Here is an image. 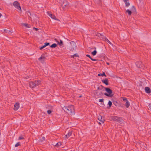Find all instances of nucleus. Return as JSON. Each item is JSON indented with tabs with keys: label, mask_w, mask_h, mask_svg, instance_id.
Instances as JSON below:
<instances>
[{
	"label": "nucleus",
	"mask_w": 151,
	"mask_h": 151,
	"mask_svg": "<svg viewBox=\"0 0 151 151\" xmlns=\"http://www.w3.org/2000/svg\"><path fill=\"white\" fill-rule=\"evenodd\" d=\"M63 109L65 112L68 114H74V106L73 105H70L68 106H64Z\"/></svg>",
	"instance_id": "1"
},
{
	"label": "nucleus",
	"mask_w": 151,
	"mask_h": 151,
	"mask_svg": "<svg viewBox=\"0 0 151 151\" xmlns=\"http://www.w3.org/2000/svg\"><path fill=\"white\" fill-rule=\"evenodd\" d=\"M14 7L18 10V12H21L22 9L20 5V4L17 1H15L13 3Z\"/></svg>",
	"instance_id": "2"
},
{
	"label": "nucleus",
	"mask_w": 151,
	"mask_h": 151,
	"mask_svg": "<svg viewBox=\"0 0 151 151\" xmlns=\"http://www.w3.org/2000/svg\"><path fill=\"white\" fill-rule=\"evenodd\" d=\"M63 9L65 10L69 7V5L68 2L66 0H64L61 5Z\"/></svg>",
	"instance_id": "3"
},
{
	"label": "nucleus",
	"mask_w": 151,
	"mask_h": 151,
	"mask_svg": "<svg viewBox=\"0 0 151 151\" xmlns=\"http://www.w3.org/2000/svg\"><path fill=\"white\" fill-rule=\"evenodd\" d=\"M105 90L108 93H104V95L109 97H111L113 96V95L112 94V91L111 90L108 88H106Z\"/></svg>",
	"instance_id": "4"
},
{
	"label": "nucleus",
	"mask_w": 151,
	"mask_h": 151,
	"mask_svg": "<svg viewBox=\"0 0 151 151\" xmlns=\"http://www.w3.org/2000/svg\"><path fill=\"white\" fill-rule=\"evenodd\" d=\"M131 10H130L129 9H127L126 10V12L127 13H128L129 15H130L132 14V12H134L136 11V9L135 7L133 6L130 9Z\"/></svg>",
	"instance_id": "5"
},
{
	"label": "nucleus",
	"mask_w": 151,
	"mask_h": 151,
	"mask_svg": "<svg viewBox=\"0 0 151 151\" xmlns=\"http://www.w3.org/2000/svg\"><path fill=\"white\" fill-rule=\"evenodd\" d=\"M98 36L99 37V38H102L104 39V40L107 42L108 43H109L111 45L112 44L111 43L108 39L103 36V35H101L100 33L98 34Z\"/></svg>",
	"instance_id": "6"
},
{
	"label": "nucleus",
	"mask_w": 151,
	"mask_h": 151,
	"mask_svg": "<svg viewBox=\"0 0 151 151\" xmlns=\"http://www.w3.org/2000/svg\"><path fill=\"white\" fill-rule=\"evenodd\" d=\"M94 94L96 96L100 97V96L103 95V93L100 90H96L94 92Z\"/></svg>",
	"instance_id": "7"
},
{
	"label": "nucleus",
	"mask_w": 151,
	"mask_h": 151,
	"mask_svg": "<svg viewBox=\"0 0 151 151\" xmlns=\"http://www.w3.org/2000/svg\"><path fill=\"white\" fill-rule=\"evenodd\" d=\"M45 57L43 55H42L38 59L42 63L44 62Z\"/></svg>",
	"instance_id": "8"
},
{
	"label": "nucleus",
	"mask_w": 151,
	"mask_h": 151,
	"mask_svg": "<svg viewBox=\"0 0 151 151\" xmlns=\"http://www.w3.org/2000/svg\"><path fill=\"white\" fill-rule=\"evenodd\" d=\"M98 120L101 122L103 124L104 123L105 119L104 118L102 117L101 116L99 115L98 116Z\"/></svg>",
	"instance_id": "9"
},
{
	"label": "nucleus",
	"mask_w": 151,
	"mask_h": 151,
	"mask_svg": "<svg viewBox=\"0 0 151 151\" xmlns=\"http://www.w3.org/2000/svg\"><path fill=\"white\" fill-rule=\"evenodd\" d=\"M47 14L51 18L55 20H58V19H56V17L54 15H53L52 14H50V13L49 12H47Z\"/></svg>",
	"instance_id": "10"
},
{
	"label": "nucleus",
	"mask_w": 151,
	"mask_h": 151,
	"mask_svg": "<svg viewBox=\"0 0 151 151\" xmlns=\"http://www.w3.org/2000/svg\"><path fill=\"white\" fill-rule=\"evenodd\" d=\"M70 44L71 45V47L73 49H76V43L74 41H71L70 42Z\"/></svg>",
	"instance_id": "11"
},
{
	"label": "nucleus",
	"mask_w": 151,
	"mask_h": 151,
	"mask_svg": "<svg viewBox=\"0 0 151 151\" xmlns=\"http://www.w3.org/2000/svg\"><path fill=\"white\" fill-rule=\"evenodd\" d=\"M19 105L18 103H16L14 105V109L15 111H17L19 108Z\"/></svg>",
	"instance_id": "12"
},
{
	"label": "nucleus",
	"mask_w": 151,
	"mask_h": 151,
	"mask_svg": "<svg viewBox=\"0 0 151 151\" xmlns=\"http://www.w3.org/2000/svg\"><path fill=\"white\" fill-rule=\"evenodd\" d=\"M145 90L146 93H149L151 92L150 89L148 87H146L145 88Z\"/></svg>",
	"instance_id": "13"
},
{
	"label": "nucleus",
	"mask_w": 151,
	"mask_h": 151,
	"mask_svg": "<svg viewBox=\"0 0 151 151\" xmlns=\"http://www.w3.org/2000/svg\"><path fill=\"white\" fill-rule=\"evenodd\" d=\"M34 82H31L29 83V86L31 88H33L35 87L36 86Z\"/></svg>",
	"instance_id": "14"
},
{
	"label": "nucleus",
	"mask_w": 151,
	"mask_h": 151,
	"mask_svg": "<svg viewBox=\"0 0 151 151\" xmlns=\"http://www.w3.org/2000/svg\"><path fill=\"white\" fill-rule=\"evenodd\" d=\"M125 4V6L128 7L130 5V4L128 2L129 0H123Z\"/></svg>",
	"instance_id": "15"
},
{
	"label": "nucleus",
	"mask_w": 151,
	"mask_h": 151,
	"mask_svg": "<svg viewBox=\"0 0 151 151\" xmlns=\"http://www.w3.org/2000/svg\"><path fill=\"white\" fill-rule=\"evenodd\" d=\"M72 132H69L67 134H66L65 136V138L68 139V138L70 137L71 136V135H72Z\"/></svg>",
	"instance_id": "16"
},
{
	"label": "nucleus",
	"mask_w": 151,
	"mask_h": 151,
	"mask_svg": "<svg viewBox=\"0 0 151 151\" xmlns=\"http://www.w3.org/2000/svg\"><path fill=\"white\" fill-rule=\"evenodd\" d=\"M41 81L39 80H37L35 81L34 82L35 86H37L39 85Z\"/></svg>",
	"instance_id": "17"
},
{
	"label": "nucleus",
	"mask_w": 151,
	"mask_h": 151,
	"mask_svg": "<svg viewBox=\"0 0 151 151\" xmlns=\"http://www.w3.org/2000/svg\"><path fill=\"white\" fill-rule=\"evenodd\" d=\"M55 41L56 42H58V43L60 46H62V45H63V41L61 40H60V42H59V41H58L57 40V39H55Z\"/></svg>",
	"instance_id": "18"
},
{
	"label": "nucleus",
	"mask_w": 151,
	"mask_h": 151,
	"mask_svg": "<svg viewBox=\"0 0 151 151\" xmlns=\"http://www.w3.org/2000/svg\"><path fill=\"white\" fill-rule=\"evenodd\" d=\"M102 81L106 85H108V81L107 79H106L104 80H102Z\"/></svg>",
	"instance_id": "19"
},
{
	"label": "nucleus",
	"mask_w": 151,
	"mask_h": 151,
	"mask_svg": "<svg viewBox=\"0 0 151 151\" xmlns=\"http://www.w3.org/2000/svg\"><path fill=\"white\" fill-rule=\"evenodd\" d=\"M112 119L114 121L117 122L119 119V117L116 116H114L112 118Z\"/></svg>",
	"instance_id": "20"
},
{
	"label": "nucleus",
	"mask_w": 151,
	"mask_h": 151,
	"mask_svg": "<svg viewBox=\"0 0 151 151\" xmlns=\"http://www.w3.org/2000/svg\"><path fill=\"white\" fill-rule=\"evenodd\" d=\"M124 120L122 118L119 117V119L117 122H119L120 124H122Z\"/></svg>",
	"instance_id": "21"
},
{
	"label": "nucleus",
	"mask_w": 151,
	"mask_h": 151,
	"mask_svg": "<svg viewBox=\"0 0 151 151\" xmlns=\"http://www.w3.org/2000/svg\"><path fill=\"white\" fill-rule=\"evenodd\" d=\"M125 105L127 108H128L129 107L130 105V104L129 102L128 101H126V102L125 104Z\"/></svg>",
	"instance_id": "22"
},
{
	"label": "nucleus",
	"mask_w": 151,
	"mask_h": 151,
	"mask_svg": "<svg viewBox=\"0 0 151 151\" xmlns=\"http://www.w3.org/2000/svg\"><path fill=\"white\" fill-rule=\"evenodd\" d=\"M98 76H106V75L104 72H103L102 73H100L98 74Z\"/></svg>",
	"instance_id": "23"
},
{
	"label": "nucleus",
	"mask_w": 151,
	"mask_h": 151,
	"mask_svg": "<svg viewBox=\"0 0 151 151\" xmlns=\"http://www.w3.org/2000/svg\"><path fill=\"white\" fill-rule=\"evenodd\" d=\"M141 63V62H137L136 63V65H137V67L139 68L141 67L140 65V64Z\"/></svg>",
	"instance_id": "24"
},
{
	"label": "nucleus",
	"mask_w": 151,
	"mask_h": 151,
	"mask_svg": "<svg viewBox=\"0 0 151 151\" xmlns=\"http://www.w3.org/2000/svg\"><path fill=\"white\" fill-rule=\"evenodd\" d=\"M23 25L26 27L30 28L31 27V26L30 25H29L27 24L23 23Z\"/></svg>",
	"instance_id": "25"
},
{
	"label": "nucleus",
	"mask_w": 151,
	"mask_h": 151,
	"mask_svg": "<svg viewBox=\"0 0 151 151\" xmlns=\"http://www.w3.org/2000/svg\"><path fill=\"white\" fill-rule=\"evenodd\" d=\"M57 46V45L56 44L54 43L50 46V47L51 48H55Z\"/></svg>",
	"instance_id": "26"
},
{
	"label": "nucleus",
	"mask_w": 151,
	"mask_h": 151,
	"mask_svg": "<svg viewBox=\"0 0 151 151\" xmlns=\"http://www.w3.org/2000/svg\"><path fill=\"white\" fill-rule=\"evenodd\" d=\"M4 31L5 32L9 34H11L12 32H11V31L10 30H9L7 29H4Z\"/></svg>",
	"instance_id": "27"
},
{
	"label": "nucleus",
	"mask_w": 151,
	"mask_h": 151,
	"mask_svg": "<svg viewBox=\"0 0 151 151\" xmlns=\"http://www.w3.org/2000/svg\"><path fill=\"white\" fill-rule=\"evenodd\" d=\"M96 53L97 52L96 50H94L92 52H91V54L93 56L96 55Z\"/></svg>",
	"instance_id": "28"
},
{
	"label": "nucleus",
	"mask_w": 151,
	"mask_h": 151,
	"mask_svg": "<svg viewBox=\"0 0 151 151\" xmlns=\"http://www.w3.org/2000/svg\"><path fill=\"white\" fill-rule=\"evenodd\" d=\"M40 139L42 142H43L45 140V137H42Z\"/></svg>",
	"instance_id": "29"
},
{
	"label": "nucleus",
	"mask_w": 151,
	"mask_h": 151,
	"mask_svg": "<svg viewBox=\"0 0 151 151\" xmlns=\"http://www.w3.org/2000/svg\"><path fill=\"white\" fill-rule=\"evenodd\" d=\"M61 145V143L60 142H59L57 143L56 145L55 146H60Z\"/></svg>",
	"instance_id": "30"
},
{
	"label": "nucleus",
	"mask_w": 151,
	"mask_h": 151,
	"mask_svg": "<svg viewBox=\"0 0 151 151\" xmlns=\"http://www.w3.org/2000/svg\"><path fill=\"white\" fill-rule=\"evenodd\" d=\"M112 103L111 102V101H109L108 102V104L110 107L111 106V105H112Z\"/></svg>",
	"instance_id": "31"
},
{
	"label": "nucleus",
	"mask_w": 151,
	"mask_h": 151,
	"mask_svg": "<svg viewBox=\"0 0 151 151\" xmlns=\"http://www.w3.org/2000/svg\"><path fill=\"white\" fill-rule=\"evenodd\" d=\"M52 111L51 110H48V111H47V113L48 114H50L52 112Z\"/></svg>",
	"instance_id": "32"
},
{
	"label": "nucleus",
	"mask_w": 151,
	"mask_h": 151,
	"mask_svg": "<svg viewBox=\"0 0 151 151\" xmlns=\"http://www.w3.org/2000/svg\"><path fill=\"white\" fill-rule=\"evenodd\" d=\"M50 45V43H45L44 44V46H45V47H46V46H47V45Z\"/></svg>",
	"instance_id": "33"
},
{
	"label": "nucleus",
	"mask_w": 151,
	"mask_h": 151,
	"mask_svg": "<svg viewBox=\"0 0 151 151\" xmlns=\"http://www.w3.org/2000/svg\"><path fill=\"white\" fill-rule=\"evenodd\" d=\"M20 145V144H19V142H17V143L15 145V147H18V146H19Z\"/></svg>",
	"instance_id": "34"
},
{
	"label": "nucleus",
	"mask_w": 151,
	"mask_h": 151,
	"mask_svg": "<svg viewBox=\"0 0 151 151\" xmlns=\"http://www.w3.org/2000/svg\"><path fill=\"white\" fill-rule=\"evenodd\" d=\"M97 3L99 4L101 0H94Z\"/></svg>",
	"instance_id": "35"
},
{
	"label": "nucleus",
	"mask_w": 151,
	"mask_h": 151,
	"mask_svg": "<svg viewBox=\"0 0 151 151\" xmlns=\"http://www.w3.org/2000/svg\"><path fill=\"white\" fill-rule=\"evenodd\" d=\"M24 139V137H22V136H20L19 137V140L22 139Z\"/></svg>",
	"instance_id": "36"
},
{
	"label": "nucleus",
	"mask_w": 151,
	"mask_h": 151,
	"mask_svg": "<svg viewBox=\"0 0 151 151\" xmlns=\"http://www.w3.org/2000/svg\"><path fill=\"white\" fill-rule=\"evenodd\" d=\"M45 46L44 45L42 46L40 48V50H42V49H43V48H45Z\"/></svg>",
	"instance_id": "37"
},
{
	"label": "nucleus",
	"mask_w": 151,
	"mask_h": 151,
	"mask_svg": "<svg viewBox=\"0 0 151 151\" xmlns=\"http://www.w3.org/2000/svg\"><path fill=\"white\" fill-rule=\"evenodd\" d=\"M123 101H128L127 100V99L126 98H124L123 99Z\"/></svg>",
	"instance_id": "38"
},
{
	"label": "nucleus",
	"mask_w": 151,
	"mask_h": 151,
	"mask_svg": "<svg viewBox=\"0 0 151 151\" xmlns=\"http://www.w3.org/2000/svg\"><path fill=\"white\" fill-rule=\"evenodd\" d=\"M86 56L87 57H89L91 59V58H92L91 57L90 55H88V54H87L86 55Z\"/></svg>",
	"instance_id": "39"
},
{
	"label": "nucleus",
	"mask_w": 151,
	"mask_h": 151,
	"mask_svg": "<svg viewBox=\"0 0 151 151\" xmlns=\"http://www.w3.org/2000/svg\"><path fill=\"white\" fill-rule=\"evenodd\" d=\"M104 101V99H99V101L100 102H102Z\"/></svg>",
	"instance_id": "40"
},
{
	"label": "nucleus",
	"mask_w": 151,
	"mask_h": 151,
	"mask_svg": "<svg viewBox=\"0 0 151 151\" xmlns=\"http://www.w3.org/2000/svg\"><path fill=\"white\" fill-rule=\"evenodd\" d=\"M73 57L74 58L75 57H77V55L76 54H74L73 55Z\"/></svg>",
	"instance_id": "41"
},
{
	"label": "nucleus",
	"mask_w": 151,
	"mask_h": 151,
	"mask_svg": "<svg viewBox=\"0 0 151 151\" xmlns=\"http://www.w3.org/2000/svg\"><path fill=\"white\" fill-rule=\"evenodd\" d=\"M91 60L93 61H96L97 60L96 59H93L92 58H91Z\"/></svg>",
	"instance_id": "42"
},
{
	"label": "nucleus",
	"mask_w": 151,
	"mask_h": 151,
	"mask_svg": "<svg viewBox=\"0 0 151 151\" xmlns=\"http://www.w3.org/2000/svg\"><path fill=\"white\" fill-rule=\"evenodd\" d=\"M33 29H35V30H36V31H37V29H37L36 28H35V27H34V28H33Z\"/></svg>",
	"instance_id": "43"
},
{
	"label": "nucleus",
	"mask_w": 151,
	"mask_h": 151,
	"mask_svg": "<svg viewBox=\"0 0 151 151\" xmlns=\"http://www.w3.org/2000/svg\"><path fill=\"white\" fill-rule=\"evenodd\" d=\"M97 90H100L99 87H98L97 88Z\"/></svg>",
	"instance_id": "44"
},
{
	"label": "nucleus",
	"mask_w": 151,
	"mask_h": 151,
	"mask_svg": "<svg viewBox=\"0 0 151 151\" xmlns=\"http://www.w3.org/2000/svg\"><path fill=\"white\" fill-rule=\"evenodd\" d=\"M106 64L108 65H109V63H108V62H107L106 63Z\"/></svg>",
	"instance_id": "45"
},
{
	"label": "nucleus",
	"mask_w": 151,
	"mask_h": 151,
	"mask_svg": "<svg viewBox=\"0 0 151 151\" xmlns=\"http://www.w3.org/2000/svg\"><path fill=\"white\" fill-rule=\"evenodd\" d=\"M1 13H0V17H1Z\"/></svg>",
	"instance_id": "46"
},
{
	"label": "nucleus",
	"mask_w": 151,
	"mask_h": 151,
	"mask_svg": "<svg viewBox=\"0 0 151 151\" xmlns=\"http://www.w3.org/2000/svg\"><path fill=\"white\" fill-rule=\"evenodd\" d=\"M82 97V96H81H81H79V97H80H80Z\"/></svg>",
	"instance_id": "47"
}]
</instances>
